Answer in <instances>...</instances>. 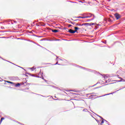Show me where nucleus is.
Wrapping results in <instances>:
<instances>
[{
	"instance_id": "f257e3e1",
	"label": "nucleus",
	"mask_w": 125,
	"mask_h": 125,
	"mask_svg": "<svg viewBox=\"0 0 125 125\" xmlns=\"http://www.w3.org/2000/svg\"><path fill=\"white\" fill-rule=\"evenodd\" d=\"M85 25H87V26H93V25H94V23H83L81 26H85Z\"/></svg>"
},
{
	"instance_id": "f03ea898",
	"label": "nucleus",
	"mask_w": 125,
	"mask_h": 125,
	"mask_svg": "<svg viewBox=\"0 0 125 125\" xmlns=\"http://www.w3.org/2000/svg\"><path fill=\"white\" fill-rule=\"evenodd\" d=\"M114 16H115L117 20H119V19L121 18V15H120V14H119L118 13H115L114 14Z\"/></svg>"
},
{
	"instance_id": "7ed1b4c3",
	"label": "nucleus",
	"mask_w": 125,
	"mask_h": 125,
	"mask_svg": "<svg viewBox=\"0 0 125 125\" xmlns=\"http://www.w3.org/2000/svg\"><path fill=\"white\" fill-rule=\"evenodd\" d=\"M89 95H90V94H87V97H88L89 99H91L93 98V97H94V95H91L90 96H89Z\"/></svg>"
},
{
	"instance_id": "20e7f679",
	"label": "nucleus",
	"mask_w": 125,
	"mask_h": 125,
	"mask_svg": "<svg viewBox=\"0 0 125 125\" xmlns=\"http://www.w3.org/2000/svg\"><path fill=\"white\" fill-rule=\"evenodd\" d=\"M89 15L90 16H88L84 17V18H90V17H92V16H93V15H92L91 14H89Z\"/></svg>"
},
{
	"instance_id": "39448f33",
	"label": "nucleus",
	"mask_w": 125,
	"mask_h": 125,
	"mask_svg": "<svg viewBox=\"0 0 125 125\" xmlns=\"http://www.w3.org/2000/svg\"><path fill=\"white\" fill-rule=\"evenodd\" d=\"M68 33H70V34H74V30L70 29L68 30Z\"/></svg>"
},
{
	"instance_id": "423d86ee",
	"label": "nucleus",
	"mask_w": 125,
	"mask_h": 125,
	"mask_svg": "<svg viewBox=\"0 0 125 125\" xmlns=\"http://www.w3.org/2000/svg\"><path fill=\"white\" fill-rule=\"evenodd\" d=\"M119 79H120L121 80H118L117 81V82H118V83H121V82H123V78H122L121 77H118Z\"/></svg>"
},
{
	"instance_id": "0eeeda50",
	"label": "nucleus",
	"mask_w": 125,
	"mask_h": 125,
	"mask_svg": "<svg viewBox=\"0 0 125 125\" xmlns=\"http://www.w3.org/2000/svg\"><path fill=\"white\" fill-rule=\"evenodd\" d=\"M52 32H53V33H57L58 32V30L56 29H54L52 30Z\"/></svg>"
},
{
	"instance_id": "6e6552de",
	"label": "nucleus",
	"mask_w": 125,
	"mask_h": 125,
	"mask_svg": "<svg viewBox=\"0 0 125 125\" xmlns=\"http://www.w3.org/2000/svg\"><path fill=\"white\" fill-rule=\"evenodd\" d=\"M97 116H98V117H99V118H101L102 119V120H103V121H105V120L104 119H103V118H102V117L97 115V114H96Z\"/></svg>"
},
{
	"instance_id": "1a4fd4ad",
	"label": "nucleus",
	"mask_w": 125,
	"mask_h": 125,
	"mask_svg": "<svg viewBox=\"0 0 125 125\" xmlns=\"http://www.w3.org/2000/svg\"><path fill=\"white\" fill-rule=\"evenodd\" d=\"M3 120H4V118L2 117L0 121V124H1V122H2V121H3Z\"/></svg>"
},
{
	"instance_id": "9d476101",
	"label": "nucleus",
	"mask_w": 125,
	"mask_h": 125,
	"mask_svg": "<svg viewBox=\"0 0 125 125\" xmlns=\"http://www.w3.org/2000/svg\"><path fill=\"white\" fill-rule=\"evenodd\" d=\"M20 86V83H18L17 84H16L15 86L16 87H18V86Z\"/></svg>"
},
{
	"instance_id": "9b49d317",
	"label": "nucleus",
	"mask_w": 125,
	"mask_h": 125,
	"mask_svg": "<svg viewBox=\"0 0 125 125\" xmlns=\"http://www.w3.org/2000/svg\"><path fill=\"white\" fill-rule=\"evenodd\" d=\"M83 112H88V113H89V111H87V109H83Z\"/></svg>"
},
{
	"instance_id": "f8f14e48",
	"label": "nucleus",
	"mask_w": 125,
	"mask_h": 125,
	"mask_svg": "<svg viewBox=\"0 0 125 125\" xmlns=\"http://www.w3.org/2000/svg\"><path fill=\"white\" fill-rule=\"evenodd\" d=\"M94 18H95L94 15H93V18L91 20H88V21H91L92 20H93L94 19Z\"/></svg>"
},
{
	"instance_id": "ddd939ff",
	"label": "nucleus",
	"mask_w": 125,
	"mask_h": 125,
	"mask_svg": "<svg viewBox=\"0 0 125 125\" xmlns=\"http://www.w3.org/2000/svg\"><path fill=\"white\" fill-rule=\"evenodd\" d=\"M104 121H105V122H107V121H106L105 120H102V122H101V125H102V124H104Z\"/></svg>"
},
{
	"instance_id": "4468645a",
	"label": "nucleus",
	"mask_w": 125,
	"mask_h": 125,
	"mask_svg": "<svg viewBox=\"0 0 125 125\" xmlns=\"http://www.w3.org/2000/svg\"><path fill=\"white\" fill-rule=\"evenodd\" d=\"M74 29H75V30H79V29H80V28H79V27H74Z\"/></svg>"
},
{
	"instance_id": "2eb2a0df",
	"label": "nucleus",
	"mask_w": 125,
	"mask_h": 125,
	"mask_svg": "<svg viewBox=\"0 0 125 125\" xmlns=\"http://www.w3.org/2000/svg\"><path fill=\"white\" fill-rule=\"evenodd\" d=\"M6 83H11V84L13 83V82H11L10 81H6Z\"/></svg>"
},
{
	"instance_id": "dca6fc26",
	"label": "nucleus",
	"mask_w": 125,
	"mask_h": 125,
	"mask_svg": "<svg viewBox=\"0 0 125 125\" xmlns=\"http://www.w3.org/2000/svg\"><path fill=\"white\" fill-rule=\"evenodd\" d=\"M110 94H113V93H109V94H105V95H104L102 96H106V95H110Z\"/></svg>"
},
{
	"instance_id": "f3484780",
	"label": "nucleus",
	"mask_w": 125,
	"mask_h": 125,
	"mask_svg": "<svg viewBox=\"0 0 125 125\" xmlns=\"http://www.w3.org/2000/svg\"><path fill=\"white\" fill-rule=\"evenodd\" d=\"M77 30H73V34H75V33H77Z\"/></svg>"
},
{
	"instance_id": "a211bd4d",
	"label": "nucleus",
	"mask_w": 125,
	"mask_h": 125,
	"mask_svg": "<svg viewBox=\"0 0 125 125\" xmlns=\"http://www.w3.org/2000/svg\"><path fill=\"white\" fill-rule=\"evenodd\" d=\"M77 18H85L84 17H77Z\"/></svg>"
},
{
	"instance_id": "6ab92c4d",
	"label": "nucleus",
	"mask_w": 125,
	"mask_h": 125,
	"mask_svg": "<svg viewBox=\"0 0 125 125\" xmlns=\"http://www.w3.org/2000/svg\"><path fill=\"white\" fill-rule=\"evenodd\" d=\"M76 26H83L82 24H76Z\"/></svg>"
},
{
	"instance_id": "aec40b11",
	"label": "nucleus",
	"mask_w": 125,
	"mask_h": 125,
	"mask_svg": "<svg viewBox=\"0 0 125 125\" xmlns=\"http://www.w3.org/2000/svg\"><path fill=\"white\" fill-rule=\"evenodd\" d=\"M60 65V64H58V62H57L55 64H54V65Z\"/></svg>"
},
{
	"instance_id": "412c9836",
	"label": "nucleus",
	"mask_w": 125,
	"mask_h": 125,
	"mask_svg": "<svg viewBox=\"0 0 125 125\" xmlns=\"http://www.w3.org/2000/svg\"><path fill=\"white\" fill-rule=\"evenodd\" d=\"M71 26H72V25L69 24V25H68V28H70V27H71Z\"/></svg>"
},
{
	"instance_id": "4be33fe9",
	"label": "nucleus",
	"mask_w": 125,
	"mask_h": 125,
	"mask_svg": "<svg viewBox=\"0 0 125 125\" xmlns=\"http://www.w3.org/2000/svg\"><path fill=\"white\" fill-rule=\"evenodd\" d=\"M71 24H73V25H75V22L73 23L72 22H71Z\"/></svg>"
},
{
	"instance_id": "5701e85b",
	"label": "nucleus",
	"mask_w": 125,
	"mask_h": 125,
	"mask_svg": "<svg viewBox=\"0 0 125 125\" xmlns=\"http://www.w3.org/2000/svg\"><path fill=\"white\" fill-rule=\"evenodd\" d=\"M95 120H96V122H97V123H99V120H97L96 119H95Z\"/></svg>"
},
{
	"instance_id": "b1692460",
	"label": "nucleus",
	"mask_w": 125,
	"mask_h": 125,
	"mask_svg": "<svg viewBox=\"0 0 125 125\" xmlns=\"http://www.w3.org/2000/svg\"><path fill=\"white\" fill-rule=\"evenodd\" d=\"M44 81L46 83L47 82V80H44Z\"/></svg>"
},
{
	"instance_id": "393cba45",
	"label": "nucleus",
	"mask_w": 125,
	"mask_h": 125,
	"mask_svg": "<svg viewBox=\"0 0 125 125\" xmlns=\"http://www.w3.org/2000/svg\"><path fill=\"white\" fill-rule=\"evenodd\" d=\"M122 82H125V80L124 79H123Z\"/></svg>"
},
{
	"instance_id": "a878e982",
	"label": "nucleus",
	"mask_w": 125,
	"mask_h": 125,
	"mask_svg": "<svg viewBox=\"0 0 125 125\" xmlns=\"http://www.w3.org/2000/svg\"><path fill=\"white\" fill-rule=\"evenodd\" d=\"M14 22H15V23H17V22H16V21H15Z\"/></svg>"
},
{
	"instance_id": "bb28decb",
	"label": "nucleus",
	"mask_w": 125,
	"mask_h": 125,
	"mask_svg": "<svg viewBox=\"0 0 125 125\" xmlns=\"http://www.w3.org/2000/svg\"><path fill=\"white\" fill-rule=\"evenodd\" d=\"M66 28H64V30H66Z\"/></svg>"
},
{
	"instance_id": "cd10ccee",
	"label": "nucleus",
	"mask_w": 125,
	"mask_h": 125,
	"mask_svg": "<svg viewBox=\"0 0 125 125\" xmlns=\"http://www.w3.org/2000/svg\"><path fill=\"white\" fill-rule=\"evenodd\" d=\"M36 77H37V78H40V77H39V76H37Z\"/></svg>"
},
{
	"instance_id": "c85d7f7f",
	"label": "nucleus",
	"mask_w": 125,
	"mask_h": 125,
	"mask_svg": "<svg viewBox=\"0 0 125 125\" xmlns=\"http://www.w3.org/2000/svg\"><path fill=\"white\" fill-rule=\"evenodd\" d=\"M42 80H44V79L43 78V77L42 78Z\"/></svg>"
},
{
	"instance_id": "c756f323",
	"label": "nucleus",
	"mask_w": 125,
	"mask_h": 125,
	"mask_svg": "<svg viewBox=\"0 0 125 125\" xmlns=\"http://www.w3.org/2000/svg\"><path fill=\"white\" fill-rule=\"evenodd\" d=\"M104 43H106V42H103Z\"/></svg>"
},
{
	"instance_id": "7c9ffc66",
	"label": "nucleus",
	"mask_w": 125,
	"mask_h": 125,
	"mask_svg": "<svg viewBox=\"0 0 125 125\" xmlns=\"http://www.w3.org/2000/svg\"><path fill=\"white\" fill-rule=\"evenodd\" d=\"M38 45L39 46H41V45H39V44H38Z\"/></svg>"
},
{
	"instance_id": "2f4dec72",
	"label": "nucleus",
	"mask_w": 125,
	"mask_h": 125,
	"mask_svg": "<svg viewBox=\"0 0 125 125\" xmlns=\"http://www.w3.org/2000/svg\"><path fill=\"white\" fill-rule=\"evenodd\" d=\"M72 94H76L75 93H73Z\"/></svg>"
},
{
	"instance_id": "473e14b6",
	"label": "nucleus",
	"mask_w": 125,
	"mask_h": 125,
	"mask_svg": "<svg viewBox=\"0 0 125 125\" xmlns=\"http://www.w3.org/2000/svg\"><path fill=\"white\" fill-rule=\"evenodd\" d=\"M60 60H62V59H60Z\"/></svg>"
},
{
	"instance_id": "72a5a7b5",
	"label": "nucleus",
	"mask_w": 125,
	"mask_h": 125,
	"mask_svg": "<svg viewBox=\"0 0 125 125\" xmlns=\"http://www.w3.org/2000/svg\"><path fill=\"white\" fill-rule=\"evenodd\" d=\"M58 58V57H57V59Z\"/></svg>"
},
{
	"instance_id": "f704fd0d",
	"label": "nucleus",
	"mask_w": 125,
	"mask_h": 125,
	"mask_svg": "<svg viewBox=\"0 0 125 125\" xmlns=\"http://www.w3.org/2000/svg\"><path fill=\"white\" fill-rule=\"evenodd\" d=\"M121 89H120L119 90H121Z\"/></svg>"
},
{
	"instance_id": "c9c22d12",
	"label": "nucleus",
	"mask_w": 125,
	"mask_h": 125,
	"mask_svg": "<svg viewBox=\"0 0 125 125\" xmlns=\"http://www.w3.org/2000/svg\"><path fill=\"white\" fill-rule=\"evenodd\" d=\"M30 33H32V32H30Z\"/></svg>"
},
{
	"instance_id": "e433bc0d",
	"label": "nucleus",
	"mask_w": 125,
	"mask_h": 125,
	"mask_svg": "<svg viewBox=\"0 0 125 125\" xmlns=\"http://www.w3.org/2000/svg\"><path fill=\"white\" fill-rule=\"evenodd\" d=\"M57 41H59V40H57Z\"/></svg>"
},
{
	"instance_id": "4c0bfd02",
	"label": "nucleus",
	"mask_w": 125,
	"mask_h": 125,
	"mask_svg": "<svg viewBox=\"0 0 125 125\" xmlns=\"http://www.w3.org/2000/svg\"><path fill=\"white\" fill-rule=\"evenodd\" d=\"M20 68H22V67H20Z\"/></svg>"
}]
</instances>
